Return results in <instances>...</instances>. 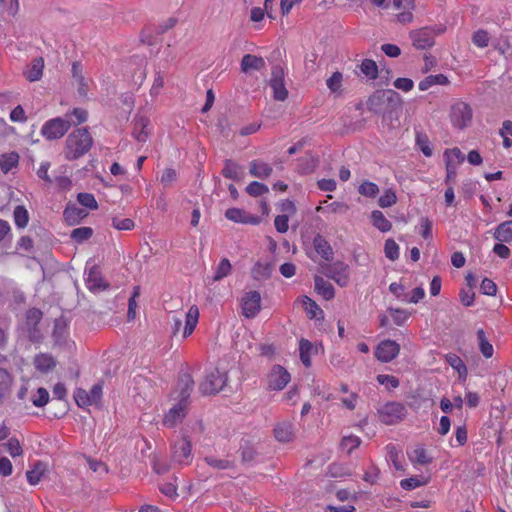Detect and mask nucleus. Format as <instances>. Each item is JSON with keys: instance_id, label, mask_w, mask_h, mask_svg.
I'll use <instances>...</instances> for the list:
<instances>
[{"instance_id": "obj_16", "label": "nucleus", "mask_w": 512, "mask_h": 512, "mask_svg": "<svg viewBox=\"0 0 512 512\" xmlns=\"http://www.w3.org/2000/svg\"><path fill=\"white\" fill-rule=\"evenodd\" d=\"M274 436L277 441L282 443L290 442L294 439V424L291 421H282L275 425Z\"/></svg>"}, {"instance_id": "obj_13", "label": "nucleus", "mask_w": 512, "mask_h": 512, "mask_svg": "<svg viewBox=\"0 0 512 512\" xmlns=\"http://www.w3.org/2000/svg\"><path fill=\"white\" fill-rule=\"evenodd\" d=\"M225 217L235 223L258 225L261 222V218L256 215L247 213L245 210L240 208H229L225 212Z\"/></svg>"}, {"instance_id": "obj_29", "label": "nucleus", "mask_w": 512, "mask_h": 512, "mask_svg": "<svg viewBox=\"0 0 512 512\" xmlns=\"http://www.w3.org/2000/svg\"><path fill=\"white\" fill-rule=\"evenodd\" d=\"M149 125V119L140 117L135 121L133 137L138 142H146L149 136V132L146 130Z\"/></svg>"}, {"instance_id": "obj_17", "label": "nucleus", "mask_w": 512, "mask_h": 512, "mask_svg": "<svg viewBox=\"0 0 512 512\" xmlns=\"http://www.w3.org/2000/svg\"><path fill=\"white\" fill-rule=\"evenodd\" d=\"M339 286L346 287L349 283V267L343 262H337L333 265L329 275Z\"/></svg>"}, {"instance_id": "obj_39", "label": "nucleus", "mask_w": 512, "mask_h": 512, "mask_svg": "<svg viewBox=\"0 0 512 512\" xmlns=\"http://www.w3.org/2000/svg\"><path fill=\"white\" fill-rule=\"evenodd\" d=\"M477 338H478V342H479V349H480L482 355L485 358H491L494 353V348H493L492 344L486 338V335H485V332L483 329H479L477 331Z\"/></svg>"}, {"instance_id": "obj_40", "label": "nucleus", "mask_w": 512, "mask_h": 512, "mask_svg": "<svg viewBox=\"0 0 512 512\" xmlns=\"http://www.w3.org/2000/svg\"><path fill=\"white\" fill-rule=\"evenodd\" d=\"M222 175L225 178L237 181L240 179V166L232 160L227 159L222 169Z\"/></svg>"}, {"instance_id": "obj_49", "label": "nucleus", "mask_w": 512, "mask_h": 512, "mask_svg": "<svg viewBox=\"0 0 512 512\" xmlns=\"http://www.w3.org/2000/svg\"><path fill=\"white\" fill-rule=\"evenodd\" d=\"M397 203V195L393 189H386L379 197L378 204L381 208H388Z\"/></svg>"}, {"instance_id": "obj_1", "label": "nucleus", "mask_w": 512, "mask_h": 512, "mask_svg": "<svg viewBox=\"0 0 512 512\" xmlns=\"http://www.w3.org/2000/svg\"><path fill=\"white\" fill-rule=\"evenodd\" d=\"M93 139L86 128L76 129L66 139L65 158L75 160L86 154L92 147Z\"/></svg>"}, {"instance_id": "obj_9", "label": "nucleus", "mask_w": 512, "mask_h": 512, "mask_svg": "<svg viewBox=\"0 0 512 512\" xmlns=\"http://www.w3.org/2000/svg\"><path fill=\"white\" fill-rule=\"evenodd\" d=\"M172 458L180 465H189L192 462V445L188 437H183L175 442Z\"/></svg>"}, {"instance_id": "obj_47", "label": "nucleus", "mask_w": 512, "mask_h": 512, "mask_svg": "<svg viewBox=\"0 0 512 512\" xmlns=\"http://www.w3.org/2000/svg\"><path fill=\"white\" fill-rule=\"evenodd\" d=\"M444 160L445 163L449 161L450 163H454L455 166H457L463 163V161L465 160V156L459 148L455 147L452 149H446L444 151Z\"/></svg>"}, {"instance_id": "obj_7", "label": "nucleus", "mask_w": 512, "mask_h": 512, "mask_svg": "<svg viewBox=\"0 0 512 512\" xmlns=\"http://www.w3.org/2000/svg\"><path fill=\"white\" fill-rule=\"evenodd\" d=\"M72 84L76 87L80 97L86 98L89 91V85L93 83L91 78L86 77L84 67L81 62L74 61L71 67Z\"/></svg>"}, {"instance_id": "obj_61", "label": "nucleus", "mask_w": 512, "mask_h": 512, "mask_svg": "<svg viewBox=\"0 0 512 512\" xmlns=\"http://www.w3.org/2000/svg\"><path fill=\"white\" fill-rule=\"evenodd\" d=\"M472 42L480 48L488 46L489 35L485 30H478L473 34Z\"/></svg>"}, {"instance_id": "obj_25", "label": "nucleus", "mask_w": 512, "mask_h": 512, "mask_svg": "<svg viewBox=\"0 0 512 512\" xmlns=\"http://www.w3.org/2000/svg\"><path fill=\"white\" fill-rule=\"evenodd\" d=\"M273 266L270 262L258 261L251 269L253 279L262 281L270 278Z\"/></svg>"}, {"instance_id": "obj_46", "label": "nucleus", "mask_w": 512, "mask_h": 512, "mask_svg": "<svg viewBox=\"0 0 512 512\" xmlns=\"http://www.w3.org/2000/svg\"><path fill=\"white\" fill-rule=\"evenodd\" d=\"M140 296V287L134 286L131 297L128 301V311L127 318L128 321H132L136 318V309H137V298Z\"/></svg>"}, {"instance_id": "obj_30", "label": "nucleus", "mask_w": 512, "mask_h": 512, "mask_svg": "<svg viewBox=\"0 0 512 512\" xmlns=\"http://www.w3.org/2000/svg\"><path fill=\"white\" fill-rule=\"evenodd\" d=\"M371 223L375 228H377L381 232H388L392 228V223L379 210L372 211Z\"/></svg>"}, {"instance_id": "obj_60", "label": "nucleus", "mask_w": 512, "mask_h": 512, "mask_svg": "<svg viewBox=\"0 0 512 512\" xmlns=\"http://www.w3.org/2000/svg\"><path fill=\"white\" fill-rule=\"evenodd\" d=\"M6 451L12 456L17 457L22 455L23 450L20 442L16 438H10L5 444Z\"/></svg>"}, {"instance_id": "obj_62", "label": "nucleus", "mask_w": 512, "mask_h": 512, "mask_svg": "<svg viewBox=\"0 0 512 512\" xmlns=\"http://www.w3.org/2000/svg\"><path fill=\"white\" fill-rule=\"evenodd\" d=\"M377 381L381 385H387L390 388H397L400 384L399 379L393 375L388 374H379L377 376Z\"/></svg>"}, {"instance_id": "obj_11", "label": "nucleus", "mask_w": 512, "mask_h": 512, "mask_svg": "<svg viewBox=\"0 0 512 512\" xmlns=\"http://www.w3.org/2000/svg\"><path fill=\"white\" fill-rule=\"evenodd\" d=\"M290 380L289 372L284 367L275 365L268 374V388L274 391L283 390Z\"/></svg>"}, {"instance_id": "obj_12", "label": "nucleus", "mask_w": 512, "mask_h": 512, "mask_svg": "<svg viewBox=\"0 0 512 512\" xmlns=\"http://www.w3.org/2000/svg\"><path fill=\"white\" fill-rule=\"evenodd\" d=\"M188 406L184 401H179L165 414L163 418V425L168 428H173L182 422L187 414Z\"/></svg>"}, {"instance_id": "obj_4", "label": "nucleus", "mask_w": 512, "mask_h": 512, "mask_svg": "<svg viewBox=\"0 0 512 512\" xmlns=\"http://www.w3.org/2000/svg\"><path fill=\"white\" fill-rule=\"evenodd\" d=\"M449 116L453 127L464 129L472 122V109L467 103L457 101L451 106Z\"/></svg>"}, {"instance_id": "obj_48", "label": "nucleus", "mask_w": 512, "mask_h": 512, "mask_svg": "<svg viewBox=\"0 0 512 512\" xmlns=\"http://www.w3.org/2000/svg\"><path fill=\"white\" fill-rule=\"evenodd\" d=\"M88 112L82 108H74L70 113L65 115V119H69L72 125H79L87 120Z\"/></svg>"}, {"instance_id": "obj_6", "label": "nucleus", "mask_w": 512, "mask_h": 512, "mask_svg": "<svg viewBox=\"0 0 512 512\" xmlns=\"http://www.w3.org/2000/svg\"><path fill=\"white\" fill-rule=\"evenodd\" d=\"M442 30H436L434 27H422L410 32L409 36L416 49L425 50L431 48L435 43V36Z\"/></svg>"}, {"instance_id": "obj_32", "label": "nucleus", "mask_w": 512, "mask_h": 512, "mask_svg": "<svg viewBox=\"0 0 512 512\" xmlns=\"http://www.w3.org/2000/svg\"><path fill=\"white\" fill-rule=\"evenodd\" d=\"M179 385L181 386L179 401L185 400V402L188 404V399L190 397V393L194 387V380H193L192 376L189 374H184L179 380Z\"/></svg>"}, {"instance_id": "obj_45", "label": "nucleus", "mask_w": 512, "mask_h": 512, "mask_svg": "<svg viewBox=\"0 0 512 512\" xmlns=\"http://www.w3.org/2000/svg\"><path fill=\"white\" fill-rule=\"evenodd\" d=\"M361 72L370 79L378 77V66L374 60L365 59L360 65Z\"/></svg>"}, {"instance_id": "obj_8", "label": "nucleus", "mask_w": 512, "mask_h": 512, "mask_svg": "<svg viewBox=\"0 0 512 512\" xmlns=\"http://www.w3.org/2000/svg\"><path fill=\"white\" fill-rule=\"evenodd\" d=\"M261 309V295L258 291L246 292L241 298L242 315L248 319L254 318Z\"/></svg>"}, {"instance_id": "obj_10", "label": "nucleus", "mask_w": 512, "mask_h": 512, "mask_svg": "<svg viewBox=\"0 0 512 512\" xmlns=\"http://www.w3.org/2000/svg\"><path fill=\"white\" fill-rule=\"evenodd\" d=\"M400 352V345L394 340H383L375 349V357L382 363L391 362Z\"/></svg>"}, {"instance_id": "obj_37", "label": "nucleus", "mask_w": 512, "mask_h": 512, "mask_svg": "<svg viewBox=\"0 0 512 512\" xmlns=\"http://www.w3.org/2000/svg\"><path fill=\"white\" fill-rule=\"evenodd\" d=\"M300 359L305 367L311 366L313 345L309 340L301 339L299 342Z\"/></svg>"}, {"instance_id": "obj_2", "label": "nucleus", "mask_w": 512, "mask_h": 512, "mask_svg": "<svg viewBox=\"0 0 512 512\" xmlns=\"http://www.w3.org/2000/svg\"><path fill=\"white\" fill-rule=\"evenodd\" d=\"M407 414L406 406L397 401H389L378 409V418L386 425H395L403 421Z\"/></svg>"}, {"instance_id": "obj_63", "label": "nucleus", "mask_w": 512, "mask_h": 512, "mask_svg": "<svg viewBox=\"0 0 512 512\" xmlns=\"http://www.w3.org/2000/svg\"><path fill=\"white\" fill-rule=\"evenodd\" d=\"M12 377L7 370L0 368V396L11 386Z\"/></svg>"}, {"instance_id": "obj_54", "label": "nucleus", "mask_w": 512, "mask_h": 512, "mask_svg": "<svg viewBox=\"0 0 512 512\" xmlns=\"http://www.w3.org/2000/svg\"><path fill=\"white\" fill-rule=\"evenodd\" d=\"M92 235L93 230L90 227H79L71 232V238L78 243L88 240Z\"/></svg>"}, {"instance_id": "obj_35", "label": "nucleus", "mask_w": 512, "mask_h": 512, "mask_svg": "<svg viewBox=\"0 0 512 512\" xmlns=\"http://www.w3.org/2000/svg\"><path fill=\"white\" fill-rule=\"evenodd\" d=\"M301 303L306 310L310 319L318 318L323 315L322 309L318 306V304L309 298L308 296H303L301 298Z\"/></svg>"}, {"instance_id": "obj_23", "label": "nucleus", "mask_w": 512, "mask_h": 512, "mask_svg": "<svg viewBox=\"0 0 512 512\" xmlns=\"http://www.w3.org/2000/svg\"><path fill=\"white\" fill-rule=\"evenodd\" d=\"M199 319V309L196 305L189 308L185 317V326L183 330V337H189L195 330Z\"/></svg>"}, {"instance_id": "obj_3", "label": "nucleus", "mask_w": 512, "mask_h": 512, "mask_svg": "<svg viewBox=\"0 0 512 512\" xmlns=\"http://www.w3.org/2000/svg\"><path fill=\"white\" fill-rule=\"evenodd\" d=\"M71 126V121L65 119V117L52 118L43 124L41 135L49 141L60 139L67 133Z\"/></svg>"}, {"instance_id": "obj_21", "label": "nucleus", "mask_w": 512, "mask_h": 512, "mask_svg": "<svg viewBox=\"0 0 512 512\" xmlns=\"http://www.w3.org/2000/svg\"><path fill=\"white\" fill-rule=\"evenodd\" d=\"M409 460L413 464L428 465L432 462L433 458L428 454L427 450L422 446H416L407 451Z\"/></svg>"}, {"instance_id": "obj_28", "label": "nucleus", "mask_w": 512, "mask_h": 512, "mask_svg": "<svg viewBox=\"0 0 512 512\" xmlns=\"http://www.w3.org/2000/svg\"><path fill=\"white\" fill-rule=\"evenodd\" d=\"M19 154L17 152H9L0 155V169L3 173L10 172L19 164Z\"/></svg>"}, {"instance_id": "obj_15", "label": "nucleus", "mask_w": 512, "mask_h": 512, "mask_svg": "<svg viewBox=\"0 0 512 512\" xmlns=\"http://www.w3.org/2000/svg\"><path fill=\"white\" fill-rule=\"evenodd\" d=\"M393 8L396 10L403 9L397 14V19L401 23H410L413 20L412 10L415 8V0H392Z\"/></svg>"}, {"instance_id": "obj_64", "label": "nucleus", "mask_w": 512, "mask_h": 512, "mask_svg": "<svg viewBox=\"0 0 512 512\" xmlns=\"http://www.w3.org/2000/svg\"><path fill=\"white\" fill-rule=\"evenodd\" d=\"M393 85L395 88L399 90L409 92L413 89L414 82L410 78L399 77L394 81Z\"/></svg>"}, {"instance_id": "obj_24", "label": "nucleus", "mask_w": 512, "mask_h": 512, "mask_svg": "<svg viewBox=\"0 0 512 512\" xmlns=\"http://www.w3.org/2000/svg\"><path fill=\"white\" fill-rule=\"evenodd\" d=\"M315 283V290L316 292L324 299V300H331L335 296V290L333 285L323 279L320 276H316L314 279Z\"/></svg>"}, {"instance_id": "obj_55", "label": "nucleus", "mask_w": 512, "mask_h": 512, "mask_svg": "<svg viewBox=\"0 0 512 512\" xmlns=\"http://www.w3.org/2000/svg\"><path fill=\"white\" fill-rule=\"evenodd\" d=\"M343 75L341 72H334L326 81L328 89L335 93L340 91L342 87Z\"/></svg>"}, {"instance_id": "obj_59", "label": "nucleus", "mask_w": 512, "mask_h": 512, "mask_svg": "<svg viewBox=\"0 0 512 512\" xmlns=\"http://www.w3.org/2000/svg\"><path fill=\"white\" fill-rule=\"evenodd\" d=\"M361 444V440L357 436H347L344 437L341 441V446L343 449H345L348 453H351L353 450L358 448Z\"/></svg>"}, {"instance_id": "obj_18", "label": "nucleus", "mask_w": 512, "mask_h": 512, "mask_svg": "<svg viewBox=\"0 0 512 512\" xmlns=\"http://www.w3.org/2000/svg\"><path fill=\"white\" fill-rule=\"evenodd\" d=\"M266 62L264 58L252 54H245L241 60V71L248 73L252 70L259 71L264 69Z\"/></svg>"}, {"instance_id": "obj_57", "label": "nucleus", "mask_w": 512, "mask_h": 512, "mask_svg": "<svg viewBox=\"0 0 512 512\" xmlns=\"http://www.w3.org/2000/svg\"><path fill=\"white\" fill-rule=\"evenodd\" d=\"M113 228L121 231H130L135 227V223L130 218H118L114 217L112 219Z\"/></svg>"}, {"instance_id": "obj_53", "label": "nucleus", "mask_w": 512, "mask_h": 512, "mask_svg": "<svg viewBox=\"0 0 512 512\" xmlns=\"http://www.w3.org/2000/svg\"><path fill=\"white\" fill-rule=\"evenodd\" d=\"M384 252L385 256L391 261L399 258V246L395 240L390 238L385 241Z\"/></svg>"}, {"instance_id": "obj_44", "label": "nucleus", "mask_w": 512, "mask_h": 512, "mask_svg": "<svg viewBox=\"0 0 512 512\" xmlns=\"http://www.w3.org/2000/svg\"><path fill=\"white\" fill-rule=\"evenodd\" d=\"M386 450L387 457L392 462L395 469L403 470V466L401 464V451L394 444H388L386 446Z\"/></svg>"}, {"instance_id": "obj_20", "label": "nucleus", "mask_w": 512, "mask_h": 512, "mask_svg": "<svg viewBox=\"0 0 512 512\" xmlns=\"http://www.w3.org/2000/svg\"><path fill=\"white\" fill-rule=\"evenodd\" d=\"M43 69L44 59L42 57L34 58L24 71V76L30 82L38 81L43 75Z\"/></svg>"}, {"instance_id": "obj_38", "label": "nucleus", "mask_w": 512, "mask_h": 512, "mask_svg": "<svg viewBox=\"0 0 512 512\" xmlns=\"http://www.w3.org/2000/svg\"><path fill=\"white\" fill-rule=\"evenodd\" d=\"M415 142L417 147L426 157H431L433 155V148L428 136L425 133L416 132Z\"/></svg>"}, {"instance_id": "obj_51", "label": "nucleus", "mask_w": 512, "mask_h": 512, "mask_svg": "<svg viewBox=\"0 0 512 512\" xmlns=\"http://www.w3.org/2000/svg\"><path fill=\"white\" fill-rule=\"evenodd\" d=\"M30 400L34 406L44 407L49 401V393L45 388L39 387Z\"/></svg>"}, {"instance_id": "obj_14", "label": "nucleus", "mask_w": 512, "mask_h": 512, "mask_svg": "<svg viewBox=\"0 0 512 512\" xmlns=\"http://www.w3.org/2000/svg\"><path fill=\"white\" fill-rule=\"evenodd\" d=\"M86 286L88 290L92 292L104 291L109 288V284L105 282L97 266H93L89 269L86 278Z\"/></svg>"}, {"instance_id": "obj_19", "label": "nucleus", "mask_w": 512, "mask_h": 512, "mask_svg": "<svg viewBox=\"0 0 512 512\" xmlns=\"http://www.w3.org/2000/svg\"><path fill=\"white\" fill-rule=\"evenodd\" d=\"M33 364L35 369L41 374H47L56 367L55 359L46 353L36 355Z\"/></svg>"}, {"instance_id": "obj_34", "label": "nucleus", "mask_w": 512, "mask_h": 512, "mask_svg": "<svg viewBox=\"0 0 512 512\" xmlns=\"http://www.w3.org/2000/svg\"><path fill=\"white\" fill-rule=\"evenodd\" d=\"M270 86L273 90V96L278 101H284L288 96V91L281 78L274 77L270 81Z\"/></svg>"}, {"instance_id": "obj_56", "label": "nucleus", "mask_w": 512, "mask_h": 512, "mask_svg": "<svg viewBox=\"0 0 512 512\" xmlns=\"http://www.w3.org/2000/svg\"><path fill=\"white\" fill-rule=\"evenodd\" d=\"M77 200L81 205L90 210H96L98 208V203L95 199V196L91 193H79L77 195Z\"/></svg>"}, {"instance_id": "obj_26", "label": "nucleus", "mask_w": 512, "mask_h": 512, "mask_svg": "<svg viewBox=\"0 0 512 512\" xmlns=\"http://www.w3.org/2000/svg\"><path fill=\"white\" fill-rule=\"evenodd\" d=\"M272 167L261 160H253L249 165V172L252 176L257 178H267L271 175Z\"/></svg>"}, {"instance_id": "obj_33", "label": "nucleus", "mask_w": 512, "mask_h": 512, "mask_svg": "<svg viewBox=\"0 0 512 512\" xmlns=\"http://www.w3.org/2000/svg\"><path fill=\"white\" fill-rule=\"evenodd\" d=\"M45 472V465L38 461L31 470L26 472L27 481L30 485H37Z\"/></svg>"}, {"instance_id": "obj_52", "label": "nucleus", "mask_w": 512, "mask_h": 512, "mask_svg": "<svg viewBox=\"0 0 512 512\" xmlns=\"http://www.w3.org/2000/svg\"><path fill=\"white\" fill-rule=\"evenodd\" d=\"M246 192L252 197H258L269 192V188L258 181H252L246 187Z\"/></svg>"}, {"instance_id": "obj_31", "label": "nucleus", "mask_w": 512, "mask_h": 512, "mask_svg": "<svg viewBox=\"0 0 512 512\" xmlns=\"http://www.w3.org/2000/svg\"><path fill=\"white\" fill-rule=\"evenodd\" d=\"M448 78L443 74L429 75L419 82V89L426 91L433 85H447Z\"/></svg>"}, {"instance_id": "obj_36", "label": "nucleus", "mask_w": 512, "mask_h": 512, "mask_svg": "<svg viewBox=\"0 0 512 512\" xmlns=\"http://www.w3.org/2000/svg\"><path fill=\"white\" fill-rule=\"evenodd\" d=\"M446 361L449 363V365L455 369L458 374L459 378L465 380L467 377V368L462 359L455 355V354H448L446 356Z\"/></svg>"}, {"instance_id": "obj_42", "label": "nucleus", "mask_w": 512, "mask_h": 512, "mask_svg": "<svg viewBox=\"0 0 512 512\" xmlns=\"http://www.w3.org/2000/svg\"><path fill=\"white\" fill-rule=\"evenodd\" d=\"M13 216H14L15 225L17 227L25 228L28 225L29 214H28L27 209L24 206H22V205L16 206L14 209Z\"/></svg>"}, {"instance_id": "obj_22", "label": "nucleus", "mask_w": 512, "mask_h": 512, "mask_svg": "<svg viewBox=\"0 0 512 512\" xmlns=\"http://www.w3.org/2000/svg\"><path fill=\"white\" fill-rule=\"evenodd\" d=\"M315 251L325 260L329 261L333 258V250L329 242L320 234L313 239Z\"/></svg>"}, {"instance_id": "obj_50", "label": "nucleus", "mask_w": 512, "mask_h": 512, "mask_svg": "<svg viewBox=\"0 0 512 512\" xmlns=\"http://www.w3.org/2000/svg\"><path fill=\"white\" fill-rule=\"evenodd\" d=\"M388 312L390 314V317L392 318L393 322L398 325L402 326L404 323L409 319L410 313L404 309L399 308H389Z\"/></svg>"}, {"instance_id": "obj_41", "label": "nucleus", "mask_w": 512, "mask_h": 512, "mask_svg": "<svg viewBox=\"0 0 512 512\" xmlns=\"http://www.w3.org/2000/svg\"><path fill=\"white\" fill-rule=\"evenodd\" d=\"M358 193L367 198H375L379 193V187L374 182L364 180L358 186Z\"/></svg>"}, {"instance_id": "obj_5", "label": "nucleus", "mask_w": 512, "mask_h": 512, "mask_svg": "<svg viewBox=\"0 0 512 512\" xmlns=\"http://www.w3.org/2000/svg\"><path fill=\"white\" fill-rule=\"evenodd\" d=\"M228 380L227 373L214 369L206 375L205 380L200 384L199 389L203 395H212L220 392Z\"/></svg>"}, {"instance_id": "obj_43", "label": "nucleus", "mask_w": 512, "mask_h": 512, "mask_svg": "<svg viewBox=\"0 0 512 512\" xmlns=\"http://www.w3.org/2000/svg\"><path fill=\"white\" fill-rule=\"evenodd\" d=\"M232 271V265L227 258L221 259L219 264L216 267L213 280L220 281L221 279L227 277Z\"/></svg>"}, {"instance_id": "obj_27", "label": "nucleus", "mask_w": 512, "mask_h": 512, "mask_svg": "<svg viewBox=\"0 0 512 512\" xmlns=\"http://www.w3.org/2000/svg\"><path fill=\"white\" fill-rule=\"evenodd\" d=\"M493 236L499 242H512V220L500 223L495 228Z\"/></svg>"}, {"instance_id": "obj_58", "label": "nucleus", "mask_w": 512, "mask_h": 512, "mask_svg": "<svg viewBox=\"0 0 512 512\" xmlns=\"http://www.w3.org/2000/svg\"><path fill=\"white\" fill-rule=\"evenodd\" d=\"M74 398L79 407H87L94 404L89 397V393L81 388L75 391Z\"/></svg>"}]
</instances>
